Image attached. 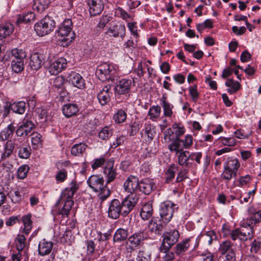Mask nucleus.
Listing matches in <instances>:
<instances>
[{
    "mask_svg": "<svg viewBox=\"0 0 261 261\" xmlns=\"http://www.w3.org/2000/svg\"><path fill=\"white\" fill-rule=\"evenodd\" d=\"M148 238L147 233L144 230H140L131 235L125 244V249L127 252H132L138 247L144 244V241Z\"/></svg>",
    "mask_w": 261,
    "mask_h": 261,
    "instance_id": "nucleus-1",
    "label": "nucleus"
},
{
    "mask_svg": "<svg viewBox=\"0 0 261 261\" xmlns=\"http://www.w3.org/2000/svg\"><path fill=\"white\" fill-rule=\"evenodd\" d=\"M55 27V21L51 17L46 16L34 25V30L39 36H44L52 32Z\"/></svg>",
    "mask_w": 261,
    "mask_h": 261,
    "instance_id": "nucleus-2",
    "label": "nucleus"
},
{
    "mask_svg": "<svg viewBox=\"0 0 261 261\" xmlns=\"http://www.w3.org/2000/svg\"><path fill=\"white\" fill-rule=\"evenodd\" d=\"M72 23L70 19H66L61 25L57 31L59 40L64 42L67 45L74 39V33L71 32Z\"/></svg>",
    "mask_w": 261,
    "mask_h": 261,
    "instance_id": "nucleus-3",
    "label": "nucleus"
},
{
    "mask_svg": "<svg viewBox=\"0 0 261 261\" xmlns=\"http://www.w3.org/2000/svg\"><path fill=\"white\" fill-rule=\"evenodd\" d=\"M178 207L171 201H166L160 205V215L161 220L167 223L171 220L174 213L178 210Z\"/></svg>",
    "mask_w": 261,
    "mask_h": 261,
    "instance_id": "nucleus-4",
    "label": "nucleus"
},
{
    "mask_svg": "<svg viewBox=\"0 0 261 261\" xmlns=\"http://www.w3.org/2000/svg\"><path fill=\"white\" fill-rule=\"evenodd\" d=\"M179 233L178 230L174 229L165 232L163 235L162 245L160 248V251H167L178 241Z\"/></svg>",
    "mask_w": 261,
    "mask_h": 261,
    "instance_id": "nucleus-5",
    "label": "nucleus"
},
{
    "mask_svg": "<svg viewBox=\"0 0 261 261\" xmlns=\"http://www.w3.org/2000/svg\"><path fill=\"white\" fill-rule=\"evenodd\" d=\"M115 70L112 65L104 63L98 66L96 71V74L98 78L102 82L109 80L114 81L113 75Z\"/></svg>",
    "mask_w": 261,
    "mask_h": 261,
    "instance_id": "nucleus-6",
    "label": "nucleus"
},
{
    "mask_svg": "<svg viewBox=\"0 0 261 261\" xmlns=\"http://www.w3.org/2000/svg\"><path fill=\"white\" fill-rule=\"evenodd\" d=\"M247 228V227H242L241 229L236 228L233 230L230 233L231 239L235 241L239 239L243 241L248 239H252L253 237V229L249 227L248 229L246 230Z\"/></svg>",
    "mask_w": 261,
    "mask_h": 261,
    "instance_id": "nucleus-7",
    "label": "nucleus"
},
{
    "mask_svg": "<svg viewBox=\"0 0 261 261\" xmlns=\"http://www.w3.org/2000/svg\"><path fill=\"white\" fill-rule=\"evenodd\" d=\"M79 189L77 182L75 180H72L70 185L69 187L65 188L61 193L59 199L56 203V206H59L62 201L72 199L74 193Z\"/></svg>",
    "mask_w": 261,
    "mask_h": 261,
    "instance_id": "nucleus-8",
    "label": "nucleus"
},
{
    "mask_svg": "<svg viewBox=\"0 0 261 261\" xmlns=\"http://www.w3.org/2000/svg\"><path fill=\"white\" fill-rule=\"evenodd\" d=\"M103 174L107 178L106 184L112 182L117 175L116 168L114 167V161L111 159L108 160L103 168Z\"/></svg>",
    "mask_w": 261,
    "mask_h": 261,
    "instance_id": "nucleus-9",
    "label": "nucleus"
},
{
    "mask_svg": "<svg viewBox=\"0 0 261 261\" xmlns=\"http://www.w3.org/2000/svg\"><path fill=\"white\" fill-rule=\"evenodd\" d=\"M15 148V143L11 140H8L4 146L1 152L0 162L3 167H6L8 159L12 155Z\"/></svg>",
    "mask_w": 261,
    "mask_h": 261,
    "instance_id": "nucleus-10",
    "label": "nucleus"
},
{
    "mask_svg": "<svg viewBox=\"0 0 261 261\" xmlns=\"http://www.w3.org/2000/svg\"><path fill=\"white\" fill-rule=\"evenodd\" d=\"M132 85L130 79H122L116 83L114 88L115 94H125L129 92Z\"/></svg>",
    "mask_w": 261,
    "mask_h": 261,
    "instance_id": "nucleus-11",
    "label": "nucleus"
},
{
    "mask_svg": "<svg viewBox=\"0 0 261 261\" xmlns=\"http://www.w3.org/2000/svg\"><path fill=\"white\" fill-rule=\"evenodd\" d=\"M48 57L47 51H45V54L36 53L32 55L29 63L32 69L35 70L39 69L41 67L43 62Z\"/></svg>",
    "mask_w": 261,
    "mask_h": 261,
    "instance_id": "nucleus-12",
    "label": "nucleus"
},
{
    "mask_svg": "<svg viewBox=\"0 0 261 261\" xmlns=\"http://www.w3.org/2000/svg\"><path fill=\"white\" fill-rule=\"evenodd\" d=\"M137 200V198L128 196L120 202V208L122 216H126L130 212L136 205Z\"/></svg>",
    "mask_w": 261,
    "mask_h": 261,
    "instance_id": "nucleus-13",
    "label": "nucleus"
},
{
    "mask_svg": "<svg viewBox=\"0 0 261 261\" xmlns=\"http://www.w3.org/2000/svg\"><path fill=\"white\" fill-rule=\"evenodd\" d=\"M139 186V182L138 178L133 175H130L123 184L125 191L132 194L138 191Z\"/></svg>",
    "mask_w": 261,
    "mask_h": 261,
    "instance_id": "nucleus-14",
    "label": "nucleus"
},
{
    "mask_svg": "<svg viewBox=\"0 0 261 261\" xmlns=\"http://www.w3.org/2000/svg\"><path fill=\"white\" fill-rule=\"evenodd\" d=\"M87 184L93 191L97 192L104 186V179L100 175H92L87 180Z\"/></svg>",
    "mask_w": 261,
    "mask_h": 261,
    "instance_id": "nucleus-15",
    "label": "nucleus"
},
{
    "mask_svg": "<svg viewBox=\"0 0 261 261\" xmlns=\"http://www.w3.org/2000/svg\"><path fill=\"white\" fill-rule=\"evenodd\" d=\"M108 214V217L112 219H117L120 215H122L119 200L114 199L111 201L109 206Z\"/></svg>",
    "mask_w": 261,
    "mask_h": 261,
    "instance_id": "nucleus-16",
    "label": "nucleus"
},
{
    "mask_svg": "<svg viewBox=\"0 0 261 261\" xmlns=\"http://www.w3.org/2000/svg\"><path fill=\"white\" fill-rule=\"evenodd\" d=\"M34 128L35 125L31 121L24 120L16 130V134L18 137H24L29 135Z\"/></svg>",
    "mask_w": 261,
    "mask_h": 261,
    "instance_id": "nucleus-17",
    "label": "nucleus"
},
{
    "mask_svg": "<svg viewBox=\"0 0 261 261\" xmlns=\"http://www.w3.org/2000/svg\"><path fill=\"white\" fill-rule=\"evenodd\" d=\"M106 34L111 37H120L123 38L125 34V28L124 24L114 23L111 24L106 32Z\"/></svg>",
    "mask_w": 261,
    "mask_h": 261,
    "instance_id": "nucleus-18",
    "label": "nucleus"
},
{
    "mask_svg": "<svg viewBox=\"0 0 261 261\" xmlns=\"http://www.w3.org/2000/svg\"><path fill=\"white\" fill-rule=\"evenodd\" d=\"M89 13L92 16H95L101 13L104 8L102 0H88Z\"/></svg>",
    "mask_w": 261,
    "mask_h": 261,
    "instance_id": "nucleus-19",
    "label": "nucleus"
},
{
    "mask_svg": "<svg viewBox=\"0 0 261 261\" xmlns=\"http://www.w3.org/2000/svg\"><path fill=\"white\" fill-rule=\"evenodd\" d=\"M67 61L64 58H60L50 65L48 70L51 74L56 75L66 68Z\"/></svg>",
    "mask_w": 261,
    "mask_h": 261,
    "instance_id": "nucleus-20",
    "label": "nucleus"
},
{
    "mask_svg": "<svg viewBox=\"0 0 261 261\" xmlns=\"http://www.w3.org/2000/svg\"><path fill=\"white\" fill-rule=\"evenodd\" d=\"M261 221V210L256 212L249 218L241 222L242 227H250L253 229L254 225Z\"/></svg>",
    "mask_w": 261,
    "mask_h": 261,
    "instance_id": "nucleus-21",
    "label": "nucleus"
},
{
    "mask_svg": "<svg viewBox=\"0 0 261 261\" xmlns=\"http://www.w3.org/2000/svg\"><path fill=\"white\" fill-rule=\"evenodd\" d=\"M261 221V210L256 212L249 218L241 222L242 227H250L253 229L254 225Z\"/></svg>",
    "mask_w": 261,
    "mask_h": 261,
    "instance_id": "nucleus-22",
    "label": "nucleus"
},
{
    "mask_svg": "<svg viewBox=\"0 0 261 261\" xmlns=\"http://www.w3.org/2000/svg\"><path fill=\"white\" fill-rule=\"evenodd\" d=\"M67 79L74 87L79 89H83L85 87V80L80 74L76 72H71L68 75Z\"/></svg>",
    "mask_w": 261,
    "mask_h": 261,
    "instance_id": "nucleus-23",
    "label": "nucleus"
},
{
    "mask_svg": "<svg viewBox=\"0 0 261 261\" xmlns=\"http://www.w3.org/2000/svg\"><path fill=\"white\" fill-rule=\"evenodd\" d=\"M111 86L107 85L105 86L102 90L100 91L97 94V98L99 102L104 106L107 104L111 99L113 93L110 91Z\"/></svg>",
    "mask_w": 261,
    "mask_h": 261,
    "instance_id": "nucleus-24",
    "label": "nucleus"
},
{
    "mask_svg": "<svg viewBox=\"0 0 261 261\" xmlns=\"http://www.w3.org/2000/svg\"><path fill=\"white\" fill-rule=\"evenodd\" d=\"M154 185V184L152 179L149 178L143 179L139 182L138 191L146 195H148L153 190Z\"/></svg>",
    "mask_w": 261,
    "mask_h": 261,
    "instance_id": "nucleus-25",
    "label": "nucleus"
},
{
    "mask_svg": "<svg viewBox=\"0 0 261 261\" xmlns=\"http://www.w3.org/2000/svg\"><path fill=\"white\" fill-rule=\"evenodd\" d=\"M16 150H18V156L20 159H28L31 154V148L28 145L15 143Z\"/></svg>",
    "mask_w": 261,
    "mask_h": 261,
    "instance_id": "nucleus-26",
    "label": "nucleus"
},
{
    "mask_svg": "<svg viewBox=\"0 0 261 261\" xmlns=\"http://www.w3.org/2000/svg\"><path fill=\"white\" fill-rule=\"evenodd\" d=\"M53 245L52 242L47 241L45 239L43 240L38 245L39 254L44 256L49 254L53 249Z\"/></svg>",
    "mask_w": 261,
    "mask_h": 261,
    "instance_id": "nucleus-27",
    "label": "nucleus"
},
{
    "mask_svg": "<svg viewBox=\"0 0 261 261\" xmlns=\"http://www.w3.org/2000/svg\"><path fill=\"white\" fill-rule=\"evenodd\" d=\"M79 108L76 104H65L62 108V112L66 117L69 118L73 116L78 113Z\"/></svg>",
    "mask_w": 261,
    "mask_h": 261,
    "instance_id": "nucleus-28",
    "label": "nucleus"
},
{
    "mask_svg": "<svg viewBox=\"0 0 261 261\" xmlns=\"http://www.w3.org/2000/svg\"><path fill=\"white\" fill-rule=\"evenodd\" d=\"M128 236V229L119 228L117 229L113 236L114 243H121L125 241Z\"/></svg>",
    "mask_w": 261,
    "mask_h": 261,
    "instance_id": "nucleus-29",
    "label": "nucleus"
},
{
    "mask_svg": "<svg viewBox=\"0 0 261 261\" xmlns=\"http://www.w3.org/2000/svg\"><path fill=\"white\" fill-rule=\"evenodd\" d=\"M153 214L152 203L150 202L145 203L140 211V216L142 219L146 220L150 218Z\"/></svg>",
    "mask_w": 261,
    "mask_h": 261,
    "instance_id": "nucleus-30",
    "label": "nucleus"
},
{
    "mask_svg": "<svg viewBox=\"0 0 261 261\" xmlns=\"http://www.w3.org/2000/svg\"><path fill=\"white\" fill-rule=\"evenodd\" d=\"M190 246L189 240H186L178 243L175 246L174 251L178 256H182L188 251Z\"/></svg>",
    "mask_w": 261,
    "mask_h": 261,
    "instance_id": "nucleus-31",
    "label": "nucleus"
},
{
    "mask_svg": "<svg viewBox=\"0 0 261 261\" xmlns=\"http://www.w3.org/2000/svg\"><path fill=\"white\" fill-rule=\"evenodd\" d=\"M15 127L13 124H9L0 132V141L7 140L11 138L14 132Z\"/></svg>",
    "mask_w": 261,
    "mask_h": 261,
    "instance_id": "nucleus-32",
    "label": "nucleus"
},
{
    "mask_svg": "<svg viewBox=\"0 0 261 261\" xmlns=\"http://www.w3.org/2000/svg\"><path fill=\"white\" fill-rule=\"evenodd\" d=\"M161 102V105H162L163 111L164 115L166 117H171L172 114V108L173 106L171 104L167 101V97L163 95L160 99Z\"/></svg>",
    "mask_w": 261,
    "mask_h": 261,
    "instance_id": "nucleus-33",
    "label": "nucleus"
},
{
    "mask_svg": "<svg viewBox=\"0 0 261 261\" xmlns=\"http://www.w3.org/2000/svg\"><path fill=\"white\" fill-rule=\"evenodd\" d=\"M182 140L180 139L178 137H176L175 139H173L172 142L168 145V148L170 151H175L177 154L181 150H183V147L181 143H182Z\"/></svg>",
    "mask_w": 261,
    "mask_h": 261,
    "instance_id": "nucleus-34",
    "label": "nucleus"
},
{
    "mask_svg": "<svg viewBox=\"0 0 261 261\" xmlns=\"http://www.w3.org/2000/svg\"><path fill=\"white\" fill-rule=\"evenodd\" d=\"M64 201V204L62 208L59 211V214L61 215L63 217H68L70 210L74 204L72 199L67 200Z\"/></svg>",
    "mask_w": 261,
    "mask_h": 261,
    "instance_id": "nucleus-35",
    "label": "nucleus"
},
{
    "mask_svg": "<svg viewBox=\"0 0 261 261\" xmlns=\"http://www.w3.org/2000/svg\"><path fill=\"white\" fill-rule=\"evenodd\" d=\"M155 219L152 218L148 222V228L149 230L157 234H160L163 226L161 223H157Z\"/></svg>",
    "mask_w": 261,
    "mask_h": 261,
    "instance_id": "nucleus-36",
    "label": "nucleus"
},
{
    "mask_svg": "<svg viewBox=\"0 0 261 261\" xmlns=\"http://www.w3.org/2000/svg\"><path fill=\"white\" fill-rule=\"evenodd\" d=\"M35 17V14L33 12H28L27 13L19 15L17 20V23H28L33 21Z\"/></svg>",
    "mask_w": 261,
    "mask_h": 261,
    "instance_id": "nucleus-37",
    "label": "nucleus"
},
{
    "mask_svg": "<svg viewBox=\"0 0 261 261\" xmlns=\"http://www.w3.org/2000/svg\"><path fill=\"white\" fill-rule=\"evenodd\" d=\"M87 145L83 143L74 144L71 149V153L74 156H80L85 151Z\"/></svg>",
    "mask_w": 261,
    "mask_h": 261,
    "instance_id": "nucleus-38",
    "label": "nucleus"
},
{
    "mask_svg": "<svg viewBox=\"0 0 261 261\" xmlns=\"http://www.w3.org/2000/svg\"><path fill=\"white\" fill-rule=\"evenodd\" d=\"M225 85L230 88L227 90V91L231 94L237 92L241 88V85L238 82L234 81L231 79H228L225 82Z\"/></svg>",
    "mask_w": 261,
    "mask_h": 261,
    "instance_id": "nucleus-39",
    "label": "nucleus"
},
{
    "mask_svg": "<svg viewBox=\"0 0 261 261\" xmlns=\"http://www.w3.org/2000/svg\"><path fill=\"white\" fill-rule=\"evenodd\" d=\"M26 104L24 101H18L11 104V110L13 112L22 114L25 111Z\"/></svg>",
    "mask_w": 261,
    "mask_h": 261,
    "instance_id": "nucleus-40",
    "label": "nucleus"
},
{
    "mask_svg": "<svg viewBox=\"0 0 261 261\" xmlns=\"http://www.w3.org/2000/svg\"><path fill=\"white\" fill-rule=\"evenodd\" d=\"M49 3V0H35L33 9L39 12H43L48 8Z\"/></svg>",
    "mask_w": 261,
    "mask_h": 261,
    "instance_id": "nucleus-41",
    "label": "nucleus"
},
{
    "mask_svg": "<svg viewBox=\"0 0 261 261\" xmlns=\"http://www.w3.org/2000/svg\"><path fill=\"white\" fill-rule=\"evenodd\" d=\"M31 215H26L22 217V221L24 225L23 232L28 234L32 228V221Z\"/></svg>",
    "mask_w": 261,
    "mask_h": 261,
    "instance_id": "nucleus-42",
    "label": "nucleus"
},
{
    "mask_svg": "<svg viewBox=\"0 0 261 261\" xmlns=\"http://www.w3.org/2000/svg\"><path fill=\"white\" fill-rule=\"evenodd\" d=\"M178 170V167L173 164L170 166L166 173V182L169 183L171 182L175 177V172Z\"/></svg>",
    "mask_w": 261,
    "mask_h": 261,
    "instance_id": "nucleus-43",
    "label": "nucleus"
},
{
    "mask_svg": "<svg viewBox=\"0 0 261 261\" xmlns=\"http://www.w3.org/2000/svg\"><path fill=\"white\" fill-rule=\"evenodd\" d=\"M31 142L34 148L41 146L42 136L37 132H34L31 134Z\"/></svg>",
    "mask_w": 261,
    "mask_h": 261,
    "instance_id": "nucleus-44",
    "label": "nucleus"
},
{
    "mask_svg": "<svg viewBox=\"0 0 261 261\" xmlns=\"http://www.w3.org/2000/svg\"><path fill=\"white\" fill-rule=\"evenodd\" d=\"M13 31V26L12 24H7L0 27V37L6 38L9 36Z\"/></svg>",
    "mask_w": 261,
    "mask_h": 261,
    "instance_id": "nucleus-45",
    "label": "nucleus"
},
{
    "mask_svg": "<svg viewBox=\"0 0 261 261\" xmlns=\"http://www.w3.org/2000/svg\"><path fill=\"white\" fill-rule=\"evenodd\" d=\"M232 245L233 244L230 241L226 240L223 241L220 244L219 250L221 254L224 255L230 250H233L232 248Z\"/></svg>",
    "mask_w": 261,
    "mask_h": 261,
    "instance_id": "nucleus-46",
    "label": "nucleus"
},
{
    "mask_svg": "<svg viewBox=\"0 0 261 261\" xmlns=\"http://www.w3.org/2000/svg\"><path fill=\"white\" fill-rule=\"evenodd\" d=\"M12 70L15 73H20L24 69L23 60H12L11 61Z\"/></svg>",
    "mask_w": 261,
    "mask_h": 261,
    "instance_id": "nucleus-47",
    "label": "nucleus"
},
{
    "mask_svg": "<svg viewBox=\"0 0 261 261\" xmlns=\"http://www.w3.org/2000/svg\"><path fill=\"white\" fill-rule=\"evenodd\" d=\"M126 117V112L122 109H119L114 114L113 118L116 123H120L125 121Z\"/></svg>",
    "mask_w": 261,
    "mask_h": 261,
    "instance_id": "nucleus-48",
    "label": "nucleus"
},
{
    "mask_svg": "<svg viewBox=\"0 0 261 261\" xmlns=\"http://www.w3.org/2000/svg\"><path fill=\"white\" fill-rule=\"evenodd\" d=\"M240 166L239 162L237 159H231L229 160L224 167L232 170V172L237 173L238 170Z\"/></svg>",
    "mask_w": 261,
    "mask_h": 261,
    "instance_id": "nucleus-49",
    "label": "nucleus"
},
{
    "mask_svg": "<svg viewBox=\"0 0 261 261\" xmlns=\"http://www.w3.org/2000/svg\"><path fill=\"white\" fill-rule=\"evenodd\" d=\"M161 112V109L159 106H153L149 109L148 116L150 119L153 120L159 117Z\"/></svg>",
    "mask_w": 261,
    "mask_h": 261,
    "instance_id": "nucleus-50",
    "label": "nucleus"
},
{
    "mask_svg": "<svg viewBox=\"0 0 261 261\" xmlns=\"http://www.w3.org/2000/svg\"><path fill=\"white\" fill-rule=\"evenodd\" d=\"M113 132L112 129L108 126H105L99 132L98 136L102 140H106L112 136Z\"/></svg>",
    "mask_w": 261,
    "mask_h": 261,
    "instance_id": "nucleus-51",
    "label": "nucleus"
},
{
    "mask_svg": "<svg viewBox=\"0 0 261 261\" xmlns=\"http://www.w3.org/2000/svg\"><path fill=\"white\" fill-rule=\"evenodd\" d=\"M16 245L18 251L23 250L26 245V239L23 235H18L16 238Z\"/></svg>",
    "mask_w": 261,
    "mask_h": 261,
    "instance_id": "nucleus-52",
    "label": "nucleus"
},
{
    "mask_svg": "<svg viewBox=\"0 0 261 261\" xmlns=\"http://www.w3.org/2000/svg\"><path fill=\"white\" fill-rule=\"evenodd\" d=\"M11 53L13 57L12 60H24L26 57L25 53L22 49H13Z\"/></svg>",
    "mask_w": 261,
    "mask_h": 261,
    "instance_id": "nucleus-53",
    "label": "nucleus"
},
{
    "mask_svg": "<svg viewBox=\"0 0 261 261\" xmlns=\"http://www.w3.org/2000/svg\"><path fill=\"white\" fill-rule=\"evenodd\" d=\"M100 193L98 195V198L103 202L106 200L110 195L111 191L107 187V184L103 186L102 189L99 191Z\"/></svg>",
    "mask_w": 261,
    "mask_h": 261,
    "instance_id": "nucleus-54",
    "label": "nucleus"
},
{
    "mask_svg": "<svg viewBox=\"0 0 261 261\" xmlns=\"http://www.w3.org/2000/svg\"><path fill=\"white\" fill-rule=\"evenodd\" d=\"M30 167L28 165H23L21 166L17 170V176L20 179H24L26 177Z\"/></svg>",
    "mask_w": 261,
    "mask_h": 261,
    "instance_id": "nucleus-55",
    "label": "nucleus"
},
{
    "mask_svg": "<svg viewBox=\"0 0 261 261\" xmlns=\"http://www.w3.org/2000/svg\"><path fill=\"white\" fill-rule=\"evenodd\" d=\"M189 93L191 96L192 100L193 102H196L199 97V93L197 89V86L196 85L190 86L189 88Z\"/></svg>",
    "mask_w": 261,
    "mask_h": 261,
    "instance_id": "nucleus-56",
    "label": "nucleus"
},
{
    "mask_svg": "<svg viewBox=\"0 0 261 261\" xmlns=\"http://www.w3.org/2000/svg\"><path fill=\"white\" fill-rule=\"evenodd\" d=\"M205 241L207 242L209 245L212 244L213 241L216 239V234L215 231L211 230L206 232V233L203 236Z\"/></svg>",
    "mask_w": 261,
    "mask_h": 261,
    "instance_id": "nucleus-57",
    "label": "nucleus"
},
{
    "mask_svg": "<svg viewBox=\"0 0 261 261\" xmlns=\"http://www.w3.org/2000/svg\"><path fill=\"white\" fill-rule=\"evenodd\" d=\"M188 173V170L186 168H181L179 172L177 174L176 181L179 182L184 181L185 179L188 178L187 174Z\"/></svg>",
    "mask_w": 261,
    "mask_h": 261,
    "instance_id": "nucleus-58",
    "label": "nucleus"
},
{
    "mask_svg": "<svg viewBox=\"0 0 261 261\" xmlns=\"http://www.w3.org/2000/svg\"><path fill=\"white\" fill-rule=\"evenodd\" d=\"M232 170L224 167V171L222 174V177L224 179L228 180H230L232 177H236L237 173L235 172H232Z\"/></svg>",
    "mask_w": 261,
    "mask_h": 261,
    "instance_id": "nucleus-59",
    "label": "nucleus"
},
{
    "mask_svg": "<svg viewBox=\"0 0 261 261\" xmlns=\"http://www.w3.org/2000/svg\"><path fill=\"white\" fill-rule=\"evenodd\" d=\"M145 134L147 136L148 141H151L153 140L155 133L153 128H152V126L151 125L149 124L145 127Z\"/></svg>",
    "mask_w": 261,
    "mask_h": 261,
    "instance_id": "nucleus-60",
    "label": "nucleus"
},
{
    "mask_svg": "<svg viewBox=\"0 0 261 261\" xmlns=\"http://www.w3.org/2000/svg\"><path fill=\"white\" fill-rule=\"evenodd\" d=\"M137 260V261H150V254L145 251H139Z\"/></svg>",
    "mask_w": 261,
    "mask_h": 261,
    "instance_id": "nucleus-61",
    "label": "nucleus"
},
{
    "mask_svg": "<svg viewBox=\"0 0 261 261\" xmlns=\"http://www.w3.org/2000/svg\"><path fill=\"white\" fill-rule=\"evenodd\" d=\"M11 110V104L5 106L4 108L0 106V122L9 114Z\"/></svg>",
    "mask_w": 261,
    "mask_h": 261,
    "instance_id": "nucleus-62",
    "label": "nucleus"
},
{
    "mask_svg": "<svg viewBox=\"0 0 261 261\" xmlns=\"http://www.w3.org/2000/svg\"><path fill=\"white\" fill-rule=\"evenodd\" d=\"M221 143L225 146H233L236 145V140L233 138H223L221 137Z\"/></svg>",
    "mask_w": 261,
    "mask_h": 261,
    "instance_id": "nucleus-63",
    "label": "nucleus"
},
{
    "mask_svg": "<svg viewBox=\"0 0 261 261\" xmlns=\"http://www.w3.org/2000/svg\"><path fill=\"white\" fill-rule=\"evenodd\" d=\"M189 158L191 162L195 161L197 164H200L201 163L200 160L202 158V153L200 152H193L191 153L189 152Z\"/></svg>",
    "mask_w": 261,
    "mask_h": 261,
    "instance_id": "nucleus-64",
    "label": "nucleus"
}]
</instances>
